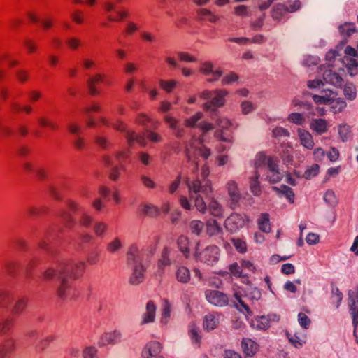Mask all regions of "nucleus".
<instances>
[{"mask_svg":"<svg viewBox=\"0 0 358 358\" xmlns=\"http://www.w3.org/2000/svg\"><path fill=\"white\" fill-rule=\"evenodd\" d=\"M105 74L99 73L87 79V86L91 95L98 96L100 94L101 91L96 87V85L103 83L105 81Z\"/></svg>","mask_w":358,"mask_h":358,"instance_id":"nucleus-15","label":"nucleus"},{"mask_svg":"<svg viewBox=\"0 0 358 358\" xmlns=\"http://www.w3.org/2000/svg\"><path fill=\"white\" fill-rule=\"evenodd\" d=\"M298 136L301 144L308 150H312L314 148L315 143L311 134L303 129H298Z\"/></svg>","mask_w":358,"mask_h":358,"instance_id":"nucleus-25","label":"nucleus"},{"mask_svg":"<svg viewBox=\"0 0 358 358\" xmlns=\"http://www.w3.org/2000/svg\"><path fill=\"white\" fill-rule=\"evenodd\" d=\"M279 319V316L276 315L257 317L252 320L251 325L254 328L264 330L270 327L271 321H278Z\"/></svg>","mask_w":358,"mask_h":358,"instance_id":"nucleus-17","label":"nucleus"},{"mask_svg":"<svg viewBox=\"0 0 358 358\" xmlns=\"http://www.w3.org/2000/svg\"><path fill=\"white\" fill-rule=\"evenodd\" d=\"M229 200L227 201L228 206L235 210L239 207V202L242 198L238 184L233 180H229L225 185Z\"/></svg>","mask_w":358,"mask_h":358,"instance_id":"nucleus-9","label":"nucleus"},{"mask_svg":"<svg viewBox=\"0 0 358 358\" xmlns=\"http://www.w3.org/2000/svg\"><path fill=\"white\" fill-rule=\"evenodd\" d=\"M227 94V92L224 90H217L215 91L204 90L201 92L200 96L203 99H209L204 104L205 109L215 111L217 108L224 105V97Z\"/></svg>","mask_w":358,"mask_h":358,"instance_id":"nucleus-5","label":"nucleus"},{"mask_svg":"<svg viewBox=\"0 0 358 358\" xmlns=\"http://www.w3.org/2000/svg\"><path fill=\"white\" fill-rule=\"evenodd\" d=\"M152 129H145L142 135H138L134 131H127L126 134L127 141L130 146L137 143L142 146H145V138L150 141L158 143L162 141V136L154 131Z\"/></svg>","mask_w":358,"mask_h":358,"instance_id":"nucleus-4","label":"nucleus"},{"mask_svg":"<svg viewBox=\"0 0 358 358\" xmlns=\"http://www.w3.org/2000/svg\"><path fill=\"white\" fill-rule=\"evenodd\" d=\"M343 93L346 99L354 100L357 96L355 85L352 83H346L344 86Z\"/></svg>","mask_w":358,"mask_h":358,"instance_id":"nucleus-49","label":"nucleus"},{"mask_svg":"<svg viewBox=\"0 0 358 358\" xmlns=\"http://www.w3.org/2000/svg\"><path fill=\"white\" fill-rule=\"evenodd\" d=\"M176 244L178 250L182 253V256L185 259H189L191 255L189 248L190 241L189 238L186 236L181 235L178 238Z\"/></svg>","mask_w":358,"mask_h":358,"instance_id":"nucleus-26","label":"nucleus"},{"mask_svg":"<svg viewBox=\"0 0 358 358\" xmlns=\"http://www.w3.org/2000/svg\"><path fill=\"white\" fill-rule=\"evenodd\" d=\"M65 203L69 210L73 213H79L83 209L80 203L72 199H67Z\"/></svg>","mask_w":358,"mask_h":358,"instance_id":"nucleus-59","label":"nucleus"},{"mask_svg":"<svg viewBox=\"0 0 358 358\" xmlns=\"http://www.w3.org/2000/svg\"><path fill=\"white\" fill-rule=\"evenodd\" d=\"M121 334L117 331L103 334L99 341V346L115 344L120 341Z\"/></svg>","mask_w":358,"mask_h":358,"instance_id":"nucleus-27","label":"nucleus"},{"mask_svg":"<svg viewBox=\"0 0 358 358\" xmlns=\"http://www.w3.org/2000/svg\"><path fill=\"white\" fill-rule=\"evenodd\" d=\"M185 183L189 189V195L191 200L194 201L197 210L204 213L207 210L206 201L208 203V210L215 217H223L224 209L220 203L213 199L212 188L209 180H194L191 181L188 178L185 179Z\"/></svg>","mask_w":358,"mask_h":358,"instance_id":"nucleus-1","label":"nucleus"},{"mask_svg":"<svg viewBox=\"0 0 358 358\" xmlns=\"http://www.w3.org/2000/svg\"><path fill=\"white\" fill-rule=\"evenodd\" d=\"M59 285L57 294L59 299L64 301H72L79 296L78 290L74 287L73 280L64 276H59Z\"/></svg>","mask_w":358,"mask_h":358,"instance_id":"nucleus-7","label":"nucleus"},{"mask_svg":"<svg viewBox=\"0 0 358 358\" xmlns=\"http://www.w3.org/2000/svg\"><path fill=\"white\" fill-rule=\"evenodd\" d=\"M219 323V315L210 313L205 316L203 328L207 331H212L218 327Z\"/></svg>","mask_w":358,"mask_h":358,"instance_id":"nucleus-32","label":"nucleus"},{"mask_svg":"<svg viewBox=\"0 0 358 358\" xmlns=\"http://www.w3.org/2000/svg\"><path fill=\"white\" fill-rule=\"evenodd\" d=\"M199 242L197 243L194 252L196 261L203 262L208 265L215 264L219 259L220 249L215 245H208L204 250L199 251Z\"/></svg>","mask_w":358,"mask_h":358,"instance_id":"nucleus-8","label":"nucleus"},{"mask_svg":"<svg viewBox=\"0 0 358 358\" xmlns=\"http://www.w3.org/2000/svg\"><path fill=\"white\" fill-rule=\"evenodd\" d=\"M205 296L209 303L217 306H227L229 302L227 295L218 290H206Z\"/></svg>","mask_w":358,"mask_h":358,"instance_id":"nucleus-12","label":"nucleus"},{"mask_svg":"<svg viewBox=\"0 0 358 358\" xmlns=\"http://www.w3.org/2000/svg\"><path fill=\"white\" fill-rule=\"evenodd\" d=\"M206 231L209 236H215L222 231V228L216 220H211L206 223Z\"/></svg>","mask_w":358,"mask_h":358,"instance_id":"nucleus-41","label":"nucleus"},{"mask_svg":"<svg viewBox=\"0 0 358 358\" xmlns=\"http://www.w3.org/2000/svg\"><path fill=\"white\" fill-rule=\"evenodd\" d=\"M329 104L334 113L341 112L346 106V102L342 99H335Z\"/></svg>","mask_w":358,"mask_h":358,"instance_id":"nucleus-55","label":"nucleus"},{"mask_svg":"<svg viewBox=\"0 0 358 358\" xmlns=\"http://www.w3.org/2000/svg\"><path fill=\"white\" fill-rule=\"evenodd\" d=\"M287 120L297 125H303L306 122L305 117L299 113H290L287 117Z\"/></svg>","mask_w":358,"mask_h":358,"instance_id":"nucleus-52","label":"nucleus"},{"mask_svg":"<svg viewBox=\"0 0 358 358\" xmlns=\"http://www.w3.org/2000/svg\"><path fill=\"white\" fill-rule=\"evenodd\" d=\"M94 142L99 147L103 150H108L112 145V143L108 138L102 135H96L94 137Z\"/></svg>","mask_w":358,"mask_h":358,"instance_id":"nucleus-50","label":"nucleus"},{"mask_svg":"<svg viewBox=\"0 0 358 358\" xmlns=\"http://www.w3.org/2000/svg\"><path fill=\"white\" fill-rule=\"evenodd\" d=\"M47 211L48 208L45 206H31L27 209L28 215L31 217H40L45 214Z\"/></svg>","mask_w":358,"mask_h":358,"instance_id":"nucleus-46","label":"nucleus"},{"mask_svg":"<svg viewBox=\"0 0 358 358\" xmlns=\"http://www.w3.org/2000/svg\"><path fill=\"white\" fill-rule=\"evenodd\" d=\"M199 71L204 75L212 74V78L207 79L209 83L218 80L222 76V71L220 69L213 70V64L210 62L202 63Z\"/></svg>","mask_w":358,"mask_h":358,"instance_id":"nucleus-20","label":"nucleus"},{"mask_svg":"<svg viewBox=\"0 0 358 358\" xmlns=\"http://www.w3.org/2000/svg\"><path fill=\"white\" fill-rule=\"evenodd\" d=\"M15 348V341L13 338H8L0 345V358L6 357L13 352Z\"/></svg>","mask_w":358,"mask_h":358,"instance_id":"nucleus-33","label":"nucleus"},{"mask_svg":"<svg viewBox=\"0 0 358 358\" xmlns=\"http://www.w3.org/2000/svg\"><path fill=\"white\" fill-rule=\"evenodd\" d=\"M162 345L156 341H150L144 347L142 351V358H154L161 352Z\"/></svg>","mask_w":358,"mask_h":358,"instance_id":"nucleus-19","label":"nucleus"},{"mask_svg":"<svg viewBox=\"0 0 358 358\" xmlns=\"http://www.w3.org/2000/svg\"><path fill=\"white\" fill-rule=\"evenodd\" d=\"M12 294L8 291H0V307H4L12 300Z\"/></svg>","mask_w":358,"mask_h":358,"instance_id":"nucleus-63","label":"nucleus"},{"mask_svg":"<svg viewBox=\"0 0 358 358\" xmlns=\"http://www.w3.org/2000/svg\"><path fill=\"white\" fill-rule=\"evenodd\" d=\"M344 62L348 71L351 76L358 73V59L345 57Z\"/></svg>","mask_w":358,"mask_h":358,"instance_id":"nucleus-38","label":"nucleus"},{"mask_svg":"<svg viewBox=\"0 0 358 358\" xmlns=\"http://www.w3.org/2000/svg\"><path fill=\"white\" fill-rule=\"evenodd\" d=\"M241 346L244 354L249 357L253 356L258 350L257 343L250 338H243Z\"/></svg>","mask_w":358,"mask_h":358,"instance_id":"nucleus-30","label":"nucleus"},{"mask_svg":"<svg viewBox=\"0 0 358 358\" xmlns=\"http://www.w3.org/2000/svg\"><path fill=\"white\" fill-rule=\"evenodd\" d=\"M199 15L202 20H208L210 22H215L218 20L217 16L213 15L210 11L206 9H201L199 11Z\"/></svg>","mask_w":358,"mask_h":358,"instance_id":"nucleus-57","label":"nucleus"},{"mask_svg":"<svg viewBox=\"0 0 358 358\" xmlns=\"http://www.w3.org/2000/svg\"><path fill=\"white\" fill-rule=\"evenodd\" d=\"M141 214L149 217H157L159 215V209L152 204H143L139 207Z\"/></svg>","mask_w":358,"mask_h":358,"instance_id":"nucleus-36","label":"nucleus"},{"mask_svg":"<svg viewBox=\"0 0 358 358\" xmlns=\"http://www.w3.org/2000/svg\"><path fill=\"white\" fill-rule=\"evenodd\" d=\"M348 306L352 319V324L356 328L358 325V294L350 292L348 294Z\"/></svg>","mask_w":358,"mask_h":358,"instance_id":"nucleus-18","label":"nucleus"},{"mask_svg":"<svg viewBox=\"0 0 358 358\" xmlns=\"http://www.w3.org/2000/svg\"><path fill=\"white\" fill-rule=\"evenodd\" d=\"M204 227V224L203 222L197 220H192L189 222V227L191 232L196 235H199L202 231Z\"/></svg>","mask_w":358,"mask_h":358,"instance_id":"nucleus-53","label":"nucleus"},{"mask_svg":"<svg viewBox=\"0 0 358 358\" xmlns=\"http://www.w3.org/2000/svg\"><path fill=\"white\" fill-rule=\"evenodd\" d=\"M323 79L325 83L336 87H341L343 82V78L337 73L331 69L324 71L323 73Z\"/></svg>","mask_w":358,"mask_h":358,"instance_id":"nucleus-28","label":"nucleus"},{"mask_svg":"<svg viewBox=\"0 0 358 358\" xmlns=\"http://www.w3.org/2000/svg\"><path fill=\"white\" fill-rule=\"evenodd\" d=\"M248 221L249 219L245 215L232 213L226 219L224 227L227 230L233 233L243 227L246 222Z\"/></svg>","mask_w":358,"mask_h":358,"instance_id":"nucleus-11","label":"nucleus"},{"mask_svg":"<svg viewBox=\"0 0 358 358\" xmlns=\"http://www.w3.org/2000/svg\"><path fill=\"white\" fill-rule=\"evenodd\" d=\"M185 152L187 163L192 166V173L198 170L199 158L206 159L210 155V150L206 148L199 138H192L187 145Z\"/></svg>","mask_w":358,"mask_h":358,"instance_id":"nucleus-2","label":"nucleus"},{"mask_svg":"<svg viewBox=\"0 0 358 358\" xmlns=\"http://www.w3.org/2000/svg\"><path fill=\"white\" fill-rule=\"evenodd\" d=\"M287 13L285 5L278 3L273 7L271 15L274 20H280L282 15Z\"/></svg>","mask_w":358,"mask_h":358,"instance_id":"nucleus-44","label":"nucleus"},{"mask_svg":"<svg viewBox=\"0 0 358 358\" xmlns=\"http://www.w3.org/2000/svg\"><path fill=\"white\" fill-rule=\"evenodd\" d=\"M262 165L266 166L268 172L278 170V165L276 159L273 157H268L264 154L259 153L255 162V166L257 169H259Z\"/></svg>","mask_w":358,"mask_h":358,"instance_id":"nucleus-14","label":"nucleus"},{"mask_svg":"<svg viewBox=\"0 0 358 358\" xmlns=\"http://www.w3.org/2000/svg\"><path fill=\"white\" fill-rule=\"evenodd\" d=\"M15 320L12 317H8L0 324V334H6L13 327Z\"/></svg>","mask_w":358,"mask_h":358,"instance_id":"nucleus-58","label":"nucleus"},{"mask_svg":"<svg viewBox=\"0 0 358 358\" xmlns=\"http://www.w3.org/2000/svg\"><path fill=\"white\" fill-rule=\"evenodd\" d=\"M38 122L42 127H49L50 129L54 131L59 129L58 124L56 122L48 120L46 117H39L38 119Z\"/></svg>","mask_w":358,"mask_h":358,"instance_id":"nucleus-51","label":"nucleus"},{"mask_svg":"<svg viewBox=\"0 0 358 358\" xmlns=\"http://www.w3.org/2000/svg\"><path fill=\"white\" fill-rule=\"evenodd\" d=\"M133 268L132 273L129 278V282L131 285H138L144 280V273L145 269L143 264L131 266Z\"/></svg>","mask_w":358,"mask_h":358,"instance_id":"nucleus-22","label":"nucleus"},{"mask_svg":"<svg viewBox=\"0 0 358 358\" xmlns=\"http://www.w3.org/2000/svg\"><path fill=\"white\" fill-rule=\"evenodd\" d=\"M164 122L169 124L170 129H171L178 138L182 136L184 133V128L180 124V121L169 115L164 117Z\"/></svg>","mask_w":358,"mask_h":358,"instance_id":"nucleus-24","label":"nucleus"},{"mask_svg":"<svg viewBox=\"0 0 358 358\" xmlns=\"http://www.w3.org/2000/svg\"><path fill=\"white\" fill-rule=\"evenodd\" d=\"M355 24H341L338 27L339 31L343 36H346L348 37L352 36L355 32H356V29L354 27Z\"/></svg>","mask_w":358,"mask_h":358,"instance_id":"nucleus-54","label":"nucleus"},{"mask_svg":"<svg viewBox=\"0 0 358 358\" xmlns=\"http://www.w3.org/2000/svg\"><path fill=\"white\" fill-rule=\"evenodd\" d=\"M170 250L166 247L162 252L161 258L158 260V267L159 269L163 270L166 266L171 264V261L169 258Z\"/></svg>","mask_w":358,"mask_h":358,"instance_id":"nucleus-39","label":"nucleus"},{"mask_svg":"<svg viewBox=\"0 0 358 358\" xmlns=\"http://www.w3.org/2000/svg\"><path fill=\"white\" fill-rule=\"evenodd\" d=\"M143 259V251L136 244L131 245L127 252V262L129 266L142 264Z\"/></svg>","mask_w":358,"mask_h":358,"instance_id":"nucleus-13","label":"nucleus"},{"mask_svg":"<svg viewBox=\"0 0 358 358\" xmlns=\"http://www.w3.org/2000/svg\"><path fill=\"white\" fill-rule=\"evenodd\" d=\"M272 189L278 193L283 194L290 203H294V193L292 188L287 185H282L280 188L277 187H273Z\"/></svg>","mask_w":358,"mask_h":358,"instance_id":"nucleus-40","label":"nucleus"},{"mask_svg":"<svg viewBox=\"0 0 358 358\" xmlns=\"http://www.w3.org/2000/svg\"><path fill=\"white\" fill-rule=\"evenodd\" d=\"M259 229L263 232L268 233L271 231L269 215L268 213H263L258 220Z\"/></svg>","mask_w":358,"mask_h":358,"instance_id":"nucleus-42","label":"nucleus"},{"mask_svg":"<svg viewBox=\"0 0 358 358\" xmlns=\"http://www.w3.org/2000/svg\"><path fill=\"white\" fill-rule=\"evenodd\" d=\"M343 299V294L339 291L338 288H332L331 301L335 305V307L338 308Z\"/></svg>","mask_w":358,"mask_h":358,"instance_id":"nucleus-56","label":"nucleus"},{"mask_svg":"<svg viewBox=\"0 0 358 358\" xmlns=\"http://www.w3.org/2000/svg\"><path fill=\"white\" fill-rule=\"evenodd\" d=\"M93 222V217L87 213H83L79 218L80 224L85 228H89Z\"/></svg>","mask_w":358,"mask_h":358,"instance_id":"nucleus-61","label":"nucleus"},{"mask_svg":"<svg viewBox=\"0 0 358 358\" xmlns=\"http://www.w3.org/2000/svg\"><path fill=\"white\" fill-rule=\"evenodd\" d=\"M123 0H104L102 2L103 10L106 13H110L113 11L115 12L116 17L113 18L111 16L108 17V20L112 22L124 21V20H134L135 19L131 17V14L126 9H117V5L121 3Z\"/></svg>","mask_w":358,"mask_h":358,"instance_id":"nucleus-6","label":"nucleus"},{"mask_svg":"<svg viewBox=\"0 0 358 358\" xmlns=\"http://www.w3.org/2000/svg\"><path fill=\"white\" fill-rule=\"evenodd\" d=\"M58 236V231L54 227L48 229L45 234L43 239L38 243L39 248L47 250L52 256L55 255L56 253L48 246V242L56 239Z\"/></svg>","mask_w":358,"mask_h":358,"instance_id":"nucleus-16","label":"nucleus"},{"mask_svg":"<svg viewBox=\"0 0 358 358\" xmlns=\"http://www.w3.org/2000/svg\"><path fill=\"white\" fill-rule=\"evenodd\" d=\"M231 241L238 252L245 253L247 251L246 243L242 239L234 238Z\"/></svg>","mask_w":358,"mask_h":358,"instance_id":"nucleus-64","label":"nucleus"},{"mask_svg":"<svg viewBox=\"0 0 358 358\" xmlns=\"http://www.w3.org/2000/svg\"><path fill=\"white\" fill-rule=\"evenodd\" d=\"M156 306L152 301H149L146 304L145 313L143 315L141 324L153 322L155 318Z\"/></svg>","mask_w":358,"mask_h":358,"instance_id":"nucleus-29","label":"nucleus"},{"mask_svg":"<svg viewBox=\"0 0 358 358\" xmlns=\"http://www.w3.org/2000/svg\"><path fill=\"white\" fill-rule=\"evenodd\" d=\"M171 306L169 301L167 299L164 301L162 308V317L161 322L163 324H166L171 316Z\"/></svg>","mask_w":358,"mask_h":358,"instance_id":"nucleus-45","label":"nucleus"},{"mask_svg":"<svg viewBox=\"0 0 358 358\" xmlns=\"http://www.w3.org/2000/svg\"><path fill=\"white\" fill-rule=\"evenodd\" d=\"M176 277L178 282L187 284L190 280V271L186 266H179L176 270Z\"/></svg>","mask_w":358,"mask_h":358,"instance_id":"nucleus-34","label":"nucleus"},{"mask_svg":"<svg viewBox=\"0 0 358 358\" xmlns=\"http://www.w3.org/2000/svg\"><path fill=\"white\" fill-rule=\"evenodd\" d=\"M86 268L83 261L75 262L71 260L59 263V276H64L72 280L80 278Z\"/></svg>","mask_w":358,"mask_h":358,"instance_id":"nucleus-3","label":"nucleus"},{"mask_svg":"<svg viewBox=\"0 0 358 358\" xmlns=\"http://www.w3.org/2000/svg\"><path fill=\"white\" fill-rule=\"evenodd\" d=\"M203 117V113L201 112L196 113L195 115L185 120V124L187 127H194L196 126L197 122Z\"/></svg>","mask_w":358,"mask_h":358,"instance_id":"nucleus-62","label":"nucleus"},{"mask_svg":"<svg viewBox=\"0 0 358 358\" xmlns=\"http://www.w3.org/2000/svg\"><path fill=\"white\" fill-rule=\"evenodd\" d=\"M135 122L136 124L141 125L147 129H152V130L158 129L159 122L153 120L145 113H139L137 115Z\"/></svg>","mask_w":358,"mask_h":358,"instance_id":"nucleus-21","label":"nucleus"},{"mask_svg":"<svg viewBox=\"0 0 358 358\" xmlns=\"http://www.w3.org/2000/svg\"><path fill=\"white\" fill-rule=\"evenodd\" d=\"M18 64V61L13 59L9 55L4 54L0 56V80L5 77V71L3 67L8 65L12 68Z\"/></svg>","mask_w":358,"mask_h":358,"instance_id":"nucleus-31","label":"nucleus"},{"mask_svg":"<svg viewBox=\"0 0 358 358\" xmlns=\"http://www.w3.org/2000/svg\"><path fill=\"white\" fill-rule=\"evenodd\" d=\"M188 334L192 343L200 345L201 336L199 334V328L194 323H191L188 326Z\"/></svg>","mask_w":358,"mask_h":358,"instance_id":"nucleus-37","label":"nucleus"},{"mask_svg":"<svg viewBox=\"0 0 358 358\" xmlns=\"http://www.w3.org/2000/svg\"><path fill=\"white\" fill-rule=\"evenodd\" d=\"M27 306V299L24 297H22L19 299L12 310V313L13 315H17L21 314Z\"/></svg>","mask_w":358,"mask_h":358,"instance_id":"nucleus-48","label":"nucleus"},{"mask_svg":"<svg viewBox=\"0 0 358 358\" xmlns=\"http://www.w3.org/2000/svg\"><path fill=\"white\" fill-rule=\"evenodd\" d=\"M234 297L243 308H244L245 312L249 315H252V313L249 308L248 302L252 303L255 301H258L261 297V292L259 289L254 288L245 292L243 298L238 292H235Z\"/></svg>","mask_w":358,"mask_h":358,"instance_id":"nucleus-10","label":"nucleus"},{"mask_svg":"<svg viewBox=\"0 0 358 358\" xmlns=\"http://www.w3.org/2000/svg\"><path fill=\"white\" fill-rule=\"evenodd\" d=\"M100 252L98 250H92L88 253L87 257V263L89 265H95L99 263L100 259Z\"/></svg>","mask_w":358,"mask_h":358,"instance_id":"nucleus-60","label":"nucleus"},{"mask_svg":"<svg viewBox=\"0 0 358 358\" xmlns=\"http://www.w3.org/2000/svg\"><path fill=\"white\" fill-rule=\"evenodd\" d=\"M108 228V224L104 222H96L93 226V231L97 237H103L106 233Z\"/></svg>","mask_w":358,"mask_h":358,"instance_id":"nucleus-43","label":"nucleus"},{"mask_svg":"<svg viewBox=\"0 0 358 358\" xmlns=\"http://www.w3.org/2000/svg\"><path fill=\"white\" fill-rule=\"evenodd\" d=\"M58 216L63 221L65 227L72 229L75 226L76 220L69 212L63 210L59 213Z\"/></svg>","mask_w":358,"mask_h":358,"instance_id":"nucleus-35","label":"nucleus"},{"mask_svg":"<svg viewBox=\"0 0 358 358\" xmlns=\"http://www.w3.org/2000/svg\"><path fill=\"white\" fill-rule=\"evenodd\" d=\"M259 177V174L257 171L255 172V176L250 179V190L255 196H259L261 194V187L259 185V182L258 181V178Z\"/></svg>","mask_w":358,"mask_h":358,"instance_id":"nucleus-47","label":"nucleus"},{"mask_svg":"<svg viewBox=\"0 0 358 358\" xmlns=\"http://www.w3.org/2000/svg\"><path fill=\"white\" fill-rule=\"evenodd\" d=\"M329 127L328 122L322 118L313 119L310 123V129L317 135L327 132Z\"/></svg>","mask_w":358,"mask_h":358,"instance_id":"nucleus-23","label":"nucleus"}]
</instances>
